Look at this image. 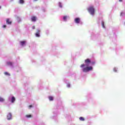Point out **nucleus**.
<instances>
[{
  "mask_svg": "<svg viewBox=\"0 0 125 125\" xmlns=\"http://www.w3.org/2000/svg\"><path fill=\"white\" fill-rule=\"evenodd\" d=\"M20 3H24V0H20Z\"/></svg>",
  "mask_w": 125,
  "mask_h": 125,
  "instance_id": "nucleus-18",
  "label": "nucleus"
},
{
  "mask_svg": "<svg viewBox=\"0 0 125 125\" xmlns=\"http://www.w3.org/2000/svg\"><path fill=\"white\" fill-rule=\"evenodd\" d=\"M25 117H26V118H32V115H31V114L26 115L25 116Z\"/></svg>",
  "mask_w": 125,
  "mask_h": 125,
  "instance_id": "nucleus-12",
  "label": "nucleus"
},
{
  "mask_svg": "<svg viewBox=\"0 0 125 125\" xmlns=\"http://www.w3.org/2000/svg\"><path fill=\"white\" fill-rule=\"evenodd\" d=\"M35 25H33V26H32V29H33V30H34V29H35Z\"/></svg>",
  "mask_w": 125,
  "mask_h": 125,
  "instance_id": "nucleus-24",
  "label": "nucleus"
},
{
  "mask_svg": "<svg viewBox=\"0 0 125 125\" xmlns=\"http://www.w3.org/2000/svg\"><path fill=\"white\" fill-rule=\"evenodd\" d=\"M70 86H71V85H70L69 83H68V84H67V87H70Z\"/></svg>",
  "mask_w": 125,
  "mask_h": 125,
  "instance_id": "nucleus-23",
  "label": "nucleus"
},
{
  "mask_svg": "<svg viewBox=\"0 0 125 125\" xmlns=\"http://www.w3.org/2000/svg\"><path fill=\"white\" fill-rule=\"evenodd\" d=\"M34 0L37 1V0Z\"/></svg>",
  "mask_w": 125,
  "mask_h": 125,
  "instance_id": "nucleus-32",
  "label": "nucleus"
},
{
  "mask_svg": "<svg viewBox=\"0 0 125 125\" xmlns=\"http://www.w3.org/2000/svg\"><path fill=\"white\" fill-rule=\"evenodd\" d=\"M41 31L40 30H38L37 33H36V37H40V33Z\"/></svg>",
  "mask_w": 125,
  "mask_h": 125,
  "instance_id": "nucleus-8",
  "label": "nucleus"
},
{
  "mask_svg": "<svg viewBox=\"0 0 125 125\" xmlns=\"http://www.w3.org/2000/svg\"><path fill=\"white\" fill-rule=\"evenodd\" d=\"M84 62L86 64V66H88V64L91 63V61H90V60H89V59H87L86 60H85Z\"/></svg>",
  "mask_w": 125,
  "mask_h": 125,
  "instance_id": "nucleus-3",
  "label": "nucleus"
},
{
  "mask_svg": "<svg viewBox=\"0 0 125 125\" xmlns=\"http://www.w3.org/2000/svg\"><path fill=\"white\" fill-rule=\"evenodd\" d=\"M75 23H77L78 24H79V23H80V22H81V19H80V18H76L74 20Z\"/></svg>",
  "mask_w": 125,
  "mask_h": 125,
  "instance_id": "nucleus-5",
  "label": "nucleus"
},
{
  "mask_svg": "<svg viewBox=\"0 0 125 125\" xmlns=\"http://www.w3.org/2000/svg\"><path fill=\"white\" fill-rule=\"evenodd\" d=\"M113 71H114V72H117V68H114Z\"/></svg>",
  "mask_w": 125,
  "mask_h": 125,
  "instance_id": "nucleus-21",
  "label": "nucleus"
},
{
  "mask_svg": "<svg viewBox=\"0 0 125 125\" xmlns=\"http://www.w3.org/2000/svg\"><path fill=\"white\" fill-rule=\"evenodd\" d=\"M14 101H15V97H12V99H11L12 103H14Z\"/></svg>",
  "mask_w": 125,
  "mask_h": 125,
  "instance_id": "nucleus-10",
  "label": "nucleus"
},
{
  "mask_svg": "<svg viewBox=\"0 0 125 125\" xmlns=\"http://www.w3.org/2000/svg\"><path fill=\"white\" fill-rule=\"evenodd\" d=\"M49 99L50 101H53V97L49 96Z\"/></svg>",
  "mask_w": 125,
  "mask_h": 125,
  "instance_id": "nucleus-11",
  "label": "nucleus"
},
{
  "mask_svg": "<svg viewBox=\"0 0 125 125\" xmlns=\"http://www.w3.org/2000/svg\"><path fill=\"white\" fill-rule=\"evenodd\" d=\"M63 19L64 21H67V16L63 17Z\"/></svg>",
  "mask_w": 125,
  "mask_h": 125,
  "instance_id": "nucleus-17",
  "label": "nucleus"
},
{
  "mask_svg": "<svg viewBox=\"0 0 125 125\" xmlns=\"http://www.w3.org/2000/svg\"><path fill=\"white\" fill-rule=\"evenodd\" d=\"M29 108H32V107H33V105H30L29 106Z\"/></svg>",
  "mask_w": 125,
  "mask_h": 125,
  "instance_id": "nucleus-26",
  "label": "nucleus"
},
{
  "mask_svg": "<svg viewBox=\"0 0 125 125\" xmlns=\"http://www.w3.org/2000/svg\"><path fill=\"white\" fill-rule=\"evenodd\" d=\"M0 8H1V6H0Z\"/></svg>",
  "mask_w": 125,
  "mask_h": 125,
  "instance_id": "nucleus-31",
  "label": "nucleus"
},
{
  "mask_svg": "<svg viewBox=\"0 0 125 125\" xmlns=\"http://www.w3.org/2000/svg\"><path fill=\"white\" fill-rule=\"evenodd\" d=\"M91 63L92 65H94V64H95V62H92Z\"/></svg>",
  "mask_w": 125,
  "mask_h": 125,
  "instance_id": "nucleus-22",
  "label": "nucleus"
},
{
  "mask_svg": "<svg viewBox=\"0 0 125 125\" xmlns=\"http://www.w3.org/2000/svg\"><path fill=\"white\" fill-rule=\"evenodd\" d=\"M3 28H6V25H3Z\"/></svg>",
  "mask_w": 125,
  "mask_h": 125,
  "instance_id": "nucleus-25",
  "label": "nucleus"
},
{
  "mask_svg": "<svg viewBox=\"0 0 125 125\" xmlns=\"http://www.w3.org/2000/svg\"><path fill=\"white\" fill-rule=\"evenodd\" d=\"M79 120H80V121H82L83 122V121H84V118L83 117H80Z\"/></svg>",
  "mask_w": 125,
  "mask_h": 125,
  "instance_id": "nucleus-13",
  "label": "nucleus"
},
{
  "mask_svg": "<svg viewBox=\"0 0 125 125\" xmlns=\"http://www.w3.org/2000/svg\"><path fill=\"white\" fill-rule=\"evenodd\" d=\"M102 25L103 28H105V25H104V22L102 21Z\"/></svg>",
  "mask_w": 125,
  "mask_h": 125,
  "instance_id": "nucleus-19",
  "label": "nucleus"
},
{
  "mask_svg": "<svg viewBox=\"0 0 125 125\" xmlns=\"http://www.w3.org/2000/svg\"><path fill=\"white\" fill-rule=\"evenodd\" d=\"M20 43H21V46H24V44H25V43H26V41H21Z\"/></svg>",
  "mask_w": 125,
  "mask_h": 125,
  "instance_id": "nucleus-9",
  "label": "nucleus"
},
{
  "mask_svg": "<svg viewBox=\"0 0 125 125\" xmlns=\"http://www.w3.org/2000/svg\"><path fill=\"white\" fill-rule=\"evenodd\" d=\"M123 14H124V13H121V14H120L121 16H123Z\"/></svg>",
  "mask_w": 125,
  "mask_h": 125,
  "instance_id": "nucleus-27",
  "label": "nucleus"
},
{
  "mask_svg": "<svg viewBox=\"0 0 125 125\" xmlns=\"http://www.w3.org/2000/svg\"><path fill=\"white\" fill-rule=\"evenodd\" d=\"M119 0V1L120 2H121L122 1H123V0Z\"/></svg>",
  "mask_w": 125,
  "mask_h": 125,
  "instance_id": "nucleus-28",
  "label": "nucleus"
},
{
  "mask_svg": "<svg viewBox=\"0 0 125 125\" xmlns=\"http://www.w3.org/2000/svg\"><path fill=\"white\" fill-rule=\"evenodd\" d=\"M60 7H62V5H60Z\"/></svg>",
  "mask_w": 125,
  "mask_h": 125,
  "instance_id": "nucleus-29",
  "label": "nucleus"
},
{
  "mask_svg": "<svg viewBox=\"0 0 125 125\" xmlns=\"http://www.w3.org/2000/svg\"><path fill=\"white\" fill-rule=\"evenodd\" d=\"M93 68L92 66H89V67H86L84 68H83V71L84 73H86L87 72H89V71H91L92 70Z\"/></svg>",
  "mask_w": 125,
  "mask_h": 125,
  "instance_id": "nucleus-2",
  "label": "nucleus"
},
{
  "mask_svg": "<svg viewBox=\"0 0 125 125\" xmlns=\"http://www.w3.org/2000/svg\"><path fill=\"white\" fill-rule=\"evenodd\" d=\"M4 74L5 75V76H10V74L8 73L7 72H4Z\"/></svg>",
  "mask_w": 125,
  "mask_h": 125,
  "instance_id": "nucleus-14",
  "label": "nucleus"
},
{
  "mask_svg": "<svg viewBox=\"0 0 125 125\" xmlns=\"http://www.w3.org/2000/svg\"><path fill=\"white\" fill-rule=\"evenodd\" d=\"M7 65H9V66H12V62H8L7 63Z\"/></svg>",
  "mask_w": 125,
  "mask_h": 125,
  "instance_id": "nucleus-16",
  "label": "nucleus"
},
{
  "mask_svg": "<svg viewBox=\"0 0 125 125\" xmlns=\"http://www.w3.org/2000/svg\"><path fill=\"white\" fill-rule=\"evenodd\" d=\"M12 118V114H11L10 113H9L7 116V119L8 120H11Z\"/></svg>",
  "mask_w": 125,
  "mask_h": 125,
  "instance_id": "nucleus-4",
  "label": "nucleus"
},
{
  "mask_svg": "<svg viewBox=\"0 0 125 125\" xmlns=\"http://www.w3.org/2000/svg\"><path fill=\"white\" fill-rule=\"evenodd\" d=\"M87 10L88 12L91 14V15H94V13L95 12V10L94 9V7L93 6H90L88 9Z\"/></svg>",
  "mask_w": 125,
  "mask_h": 125,
  "instance_id": "nucleus-1",
  "label": "nucleus"
},
{
  "mask_svg": "<svg viewBox=\"0 0 125 125\" xmlns=\"http://www.w3.org/2000/svg\"><path fill=\"white\" fill-rule=\"evenodd\" d=\"M85 65L84 64H82L81 65L80 67L81 68H83V67H84Z\"/></svg>",
  "mask_w": 125,
  "mask_h": 125,
  "instance_id": "nucleus-20",
  "label": "nucleus"
},
{
  "mask_svg": "<svg viewBox=\"0 0 125 125\" xmlns=\"http://www.w3.org/2000/svg\"><path fill=\"white\" fill-rule=\"evenodd\" d=\"M31 21L32 22H36V21H37V17H36V16H32L31 17Z\"/></svg>",
  "mask_w": 125,
  "mask_h": 125,
  "instance_id": "nucleus-6",
  "label": "nucleus"
},
{
  "mask_svg": "<svg viewBox=\"0 0 125 125\" xmlns=\"http://www.w3.org/2000/svg\"><path fill=\"white\" fill-rule=\"evenodd\" d=\"M6 23L9 24V25L11 24L12 21H9V19H7L6 20Z\"/></svg>",
  "mask_w": 125,
  "mask_h": 125,
  "instance_id": "nucleus-7",
  "label": "nucleus"
},
{
  "mask_svg": "<svg viewBox=\"0 0 125 125\" xmlns=\"http://www.w3.org/2000/svg\"><path fill=\"white\" fill-rule=\"evenodd\" d=\"M3 101H4V99L0 97V102H3Z\"/></svg>",
  "mask_w": 125,
  "mask_h": 125,
  "instance_id": "nucleus-15",
  "label": "nucleus"
},
{
  "mask_svg": "<svg viewBox=\"0 0 125 125\" xmlns=\"http://www.w3.org/2000/svg\"><path fill=\"white\" fill-rule=\"evenodd\" d=\"M11 1H13V0H11Z\"/></svg>",
  "mask_w": 125,
  "mask_h": 125,
  "instance_id": "nucleus-30",
  "label": "nucleus"
}]
</instances>
